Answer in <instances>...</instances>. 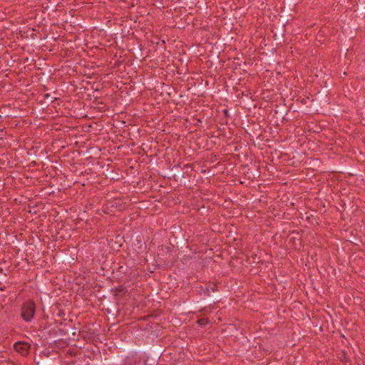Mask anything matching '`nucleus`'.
Masks as SVG:
<instances>
[{
  "instance_id": "f03ea898",
  "label": "nucleus",
  "mask_w": 365,
  "mask_h": 365,
  "mask_svg": "<svg viewBox=\"0 0 365 365\" xmlns=\"http://www.w3.org/2000/svg\"><path fill=\"white\" fill-rule=\"evenodd\" d=\"M198 323H199L200 325L205 324V323H206V319H200V320L198 321Z\"/></svg>"
},
{
  "instance_id": "f257e3e1",
  "label": "nucleus",
  "mask_w": 365,
  "mask_h": 365,
  "mask_svg": "<svg viewBox=\"0 0 365 365\" xmlns=\"http://www.w3.org/2000/svg\"><path fill=\"white\" fill-rule=\"evenodd\" d=\"M36 312V304L33 301L25 302L21 307V316L22 319L27 322H29L34 318Z\"/></svg>"
}]
</instances>
